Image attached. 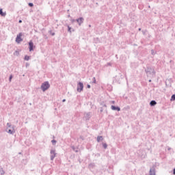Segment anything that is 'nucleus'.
<instances>
[{"label":"nucleus","instance_id":"obj_1","mask_svg":"<svg viewBox=\"0 0 175 175\" xmlns=\"http://www.w3.org/2000/svg\"><path fill=\"white\" fill-rule=\"evenodd\" d=\"M145 72L148 76L152 75V76L155 75V70L152 66H147L145 69Z\"/></svg>","mask_w":175,"mask_h":175},{"label":"nucleus","instance_id":"obj_2","mask_svg":"<svg viewBox=\"0 0 175 175\" xmlns=\"http://www.w3.org/2000/svg\"><path fill=\"white\" fill-rule=\"evenodd\" d=\"M50 88V83L49 81H45L42 83L41 85V90L44 92L45 91H47Z\"/></svg>","mask_w":175,"mask_h":175},{"label":"nucleus","instance_id":"obj_3","mask_svg":"<svg viewBox=\"0 0 175 175\" xmlns=\"http://www.w3.org/2000/svg\"><path fill=\"white\" fill-rule=\"evenodd\" d=\"M83 89H84V84H83V82H79L77 84V92H81V91H83Z\"/></svg>","mask_w":175,"mask_h":175},{"label":"nucleus","instance_id":"obj_4","mask_svg":"<svg viewBox=\"0 0 175 175\" xmlns=\"http://www.w3.org/2000/svg\"><path fill=\"white\" fill-rule=\"evenodd\" d=\"M50 154H51V161H54V158H55V157L57 156V152H55V149L51 150Z\"/></svg>","mask_w":175,"mask_h":175},{"label":"nucleus","instance_id":"obj_5","mask_svg":"<svg viewBox=\"0 0 175 175\" xmlns=\"http://www.w3.org/2000/svg\"><path fill=\"white\" fill-rule=\"evenodd\" d=\"M76 21L80 27L83 24V23H84V18L80 17V18L76 19Z\"/></svg>","mask_w":175,"mask_h":175},{"label":"nucleus","instance_id":"obj_6","mask_svg":"<svg viewBox=\"0 0 175 175\" xmlns=\"http://www.w3.org/2000/svg\"><path fill=\"white\" fill-rule=\"evenodd\" d=\"M111 109L113 111H121V108L118 106L116 107V105H111Z\"/></svg>","mask_w":175,"mask_h":175},{"label":"nucleus","instance_id":"obj_7","mask_svg":"<svg viewBox=\"0 0 175 175\" xmlns=\"http://www.w3.org/2000/svg\"><path fill=\"white\" fill-rule=\"evenodd\" d=\"M16 43H20V42H23V38H21V33H19L16 38Z\"/></svg>","mask_w":175,"mask_h":175},{"label":"nucleus","instance_id":"obj_8","mask_svg":"<svg viewBox=\"0 0 175 175\" xmlns=\"http://www.w3.org/2000/svg\"><path fill=\"white\" fill-rule=\"evenodd\" d=\"M33 42L32 41H29V51H33Z\"/></svg>","mask_w":175,"mask_h":175},{"label":"nucleus","instance_id":"obj_9","mask_svg":"<svg viewBox=\"0 0 175 175\" xmlns=\"http://www.w3.org/2000/svg\"><path fill=\"white\" fill-rule=\"evenodd\" d=\"M6 132L8 133L10 135H14L16 133V130L12 127V129H7Z\"/></svg>","mask_w":175,"mask_h":175},{"label":"nucleus","instance_id":"obj_10","mask_svg":"<svg viewBox=\"0 0 175 175\" xmlns=\"http://www.w3.org/2000/svg\"><path fill=\"white\" fill-rule=\"evenodd\" d=\"M149 174L150 175H155V167H152V168L150 169Z\"/></svg>","mask_w":175,"mask_h":175},{"label":"nucleus","instance_id":"obj_11","mask_svg":"<svg viewBox=\"0 0 175 175\" xmlns=\"http://www.w3.org/2000/svg\"><path fill=\"white\" fill-rule=\"evenodd\" d=\"M0 16L2 17H5V16H6V12H3V10H2V8H0Z\"/></svg>","mask_w":175,"mask_h":175},{"label":"nucleus","instance_id":"obj_12","mask_svg":"<svg viewBox=\"0 0 175 175\" xmlns=\"http://www.w3.org/2000/svg\"><path fill=\"white\" fill-rule=\"evenodd\" d=\"M102 140H103V136H98L97 137L98 143H100V142H102Z\"/></svg>","mask_w":175,"mask_h":175},{"label":"nucleus","instance_id":"obj_13","mask_svg":"<svg viewBox=\"0 0 175 175\" xmlns=\"http://www.w3.org/2000/svg\"><path fill=\"white\" fill-rule=\"evenodd\" d=\"M155 105H157V101H155V100H151L150 102V106H155Z\"/></svg>","mask_w":175,"mask_h":175},{"label":"nucleus","instance_id":"obj_14","mask_svg":"<svg viewBox=\"0 0 175 175\" xmlns=\"http://www.w3.org/2000/svg\"><path fill=\"white\" fill-rule=\"evenodd\" d=\"M88 167L90 169H94V167H95V163H91L90 164H89Z\"/></svg>","mask_w":175,"mask_h":175},{"label":"nucleus","instance_id":"obj_15","mask_svg":"<svg viewBox=\"0 0 175 175\" xmlns=\"http://www.w3.org/2000/svg\"><path fill=\"white\" fill-rule=\"evenodd\" d=\"M31 59V56H28V55H25L24 59L25 61H29V59Z\"/></svg>","mask_w":175,"mask_h":175},{"label":"nucleus","instance_id":"obj_16","mask_svg":"<svg viewBox=\"0 0 175 175\" xmlns=\"http://www.w3.org/2000/svg\"><path fill=\"white\" fill-rule=\"evenodd\" d=\"M67 28H68V31L71 33H72V27H70V26H69V25H67Z\"/></svg>","mask_w":175,"mask_h":175},{"label":"nucleus","instance_id":"obj_17","mask_svg":"<svg viewBox=\"0 0 175 175\" xmlns=\"http://www.w3.org/2000/svg\"><path fill=\"white\" fill-rule=\"evenodd\" d=\"M90 113H86V115L85 116V120H90Z\"/></svg>","mask_w":175,"mask_h":175},{"label":"nucleus","instance_id":"obj_18","mask_svg":"<svg viewBox=\"0 0 175 175\" xmlns=\"http://www.w3.org/2000/svg\"><path fill=\"white\" fill-rule=\"evenodd\" d=\"M171 102H173L175 100V94H172L170 98Z\"/></svg>","mask_w":175,"mask_h":175},{"label":"nucleus","instance_id":"obj_19","mask_svg":"<svg viewBox=\"0 0 175 175\" xmlns=\"http://www.w3.org/2000/svg\"><path fill=\"white\" fill-rule=\"evenodd\" d=\"M0 174L1 175L5 174V171L3 170V168H0Z\"/></svg>","mask_w":175,"mask_h":175},{"label":"nucleus","instance_id":"obj_20","mask_svg":"<svg viewBox=\"0 0 175 175\" xmlns=\"http://www.w3.org/2000/svg\"><path fill=\"white\" fill-rule=\"evenodd\" d=\"M103 147L105 150H106V148H107V144L106 143H103Z\"/></svg>","mask_w":175,"mask_h":175},{"label":"nucleus","instance_id":"obj_21","mask_svg":"<svg viewBox=\"0 0 175 175\" xmlns=\"http://www.w3.org/2000/svg\"><path fill=\"white\" fill-rule=\"evenodd\" d=\"M51 143H52L53 146H55V144L57 143V140L53 139V140L51 141Z\"/></svg>","mask_w":175,"mask_h":175},{"label":"nucleus","instance_id":"obj_22","mask_svg":"<svg viewBox=\"0 0 175 175\" xmlns=\"http://www.w3.org/2000/svg\"><path fill=\"white\" fill-rule=\"evenodd\" d=\"M49 33L52 36H54L55 35V32H53L51 30H50L49 31Z\"/></svg>","mask_w":175,"mask_h":175},{"label":"nucleus","instance_id":"obj_23","mask_svg":"<svg viewBox=\"0 0 175 175\" xmlns=\"http://www.w3.org/2000/svg\"><path fill=\"white\" fill-rule=\"evenodd\" d=\"M92 83L93 84H96V79L95 77H93Z\"/></svg>","mask_w":175,"mask_h":175},{"label":"nucleus","instance_id":"obj_24","mask_svg":"<svg viewBox=\"0 0 175 175\" xmlns=\"http://www.w3.org/2000/svg\"><path fill=\"white\" fill-rule=\"evenodd\" d=\"M72 148L75 152H79V150H76V148H75V146H72Z\"/></svg>","mask_w":175,"mask_h":175},{"label":"nucleus","instance_id":"obj_25","mask_svg":"<svg viewBox=\"0 0 175 175\" xmlns=\"http://www.w3.org/2000/svg\"><path fill=\"white\" fill-rule=\"evenodd\" d=\"M29 6L30 8H33V3H29Z\"/></svg>","mask_w":175,"mask_h":175},{"label":"nucleus","instance_id":"obj_26","mask_svg":"<svg viewBox=\"0 0 175 175\" xmlns=\"http://www.w3.org/2000/svg\"><path fill=\"white\" fill-rule=\"evenodd\" d=\"M12 79H13V75H10L9 77V81H12Z\"/></svg>","mask_w":175,"mask_h":175},{"label":"nucleus","instance_id":"obj_27","mask_svg":"<svg viewBox=\"0 0 175 175\" xmlns=\"http://www.w3.org/2000/svg\"><path fill=\"white\" fill-rule=\"evenodd\" d=\"M151 54H152V55H154V49H152V50H151Z\"/></svg>","mask_w":175,"mask_h":175},{"label":"nucleus","instance_id":"obj_28","mask_svg":"<svg viewBox=\"0 0 175 175\" xmlns=\"http://www.w3.org/2000/svg\"><path fill=\"white\" fill-rule=\"evenodd\" d=\"M7 126H8V128H10V126H12V125L10 124V123H7Z\"/></svg>","mask_w":175,"mask_h":175},{"label":"nucleus","instance_id":"obj_29","mask_svg":"<svg viewBox=\"0 0 175 175\" xmlns=\"http://www.w3.org/2000/svg\"><path fill=\"white\" fill-rule=\"evenodd\" d=\"M87 88H91V85L88 84L87 85Z\"/></svg>","mask_w":175,"mask_h":175},{"label":"nucleus","instance_id":"obj_30","mask_svg":"<svg viewBox=\"0 0 175 175\" xmlns=\"http://www.w3.org/2000/svg\"><path fill=\"white\" fill-rule=\"evenodd\" d=\"M171 150H172V148H170V147L167 148V151H170Z\"/></svg>","mask_w":175,"mask_h":175},{"label":"nucleus","instance_id":"obj_31","mask_svg":"<svg viewBox=\"0 0 175 175\" xmlns=\"http://www.w3.org/2000/svg\"><path fill=\"white\" fill-rule=\"evenodd\" d=\"M75 21H76V20H75V19L71 20V23H75Z\"/></svg>","mask_w":175,"mask_h":175},{"label":"nucleus","instance_id":"obj_32","mask_svg":"<svg viewBox=\"0 0 175 175\" xmlns=\"http://www.w3.org/2000/svg\"><path fill=\"white\" fill-rule=\"evenodd\" d=\"M173 174L175 175V168L173 169Z\"/></svg>","mask_w":175,"mask_h":175},{"label":"nucleus","instance_id":"obj_33","mask_svg":"<svg viewBox=\"0 0 175 175\" xmlns=\"http://www.w3.org/2000/svg\"><path fill=\"white\" fill-rule=\"evenodd\" d=\"M107 65H109V66H111V63H108Z\"/></svg>","mask_w":175,"mask_h":175},{"label":"nucleus","instance_id":"obj_34","mask_svg":"<svg viewBox=\"0 0 175 175\" xmlns=\"http://www.w3.org/2000/svg\"><path fill=\"white\" fill-rule=\"evenodd\" d=\"M103 107H107V105H106V104H104Z\"/></svg>","mask_w":175,"mask_h":175},{"label":"nucleus","instance_id":"obj_35","mask_svg":"<svg viewBox=\"0 0 175 175\" xmlns=\"http://www.w3.org/2000/svg\"><path fill=\"white\" fill-rule=\"evenodd\" d=\"M18 23H23V21L19 20Z\"/></svg>","mask_w":175,"mask_h":175},{"label":"nucleus","instance_id":"obj_36","mask_svg":"<svg viewBox=\"0 0 175 175\" xmlns=\"http://www.w3.org/2000/svg\"><path fill=\"white\" fill-rule=\"evenodd\" d=\"M26 66H29V64L27 63Z\"/></svg>","mask_w":175,"mask_h":175},{"label":"nucleus","instance_id":"obj_37","mask_svg":"<svg viewBox=\"0 0 175 175\" xmlns=\"http://www.w3.org/2000/svg\"><path fill=\"white\" fill-rule=\"evenodd\" d=\"M62 102H66V99H63Z\"/></svg>","mask_w":175,"mask_h":175},{"label":"nucleus","instance_id":"obj_38","mask_svg":"<svg viewBox=\"0 0 175 175\" xmlns=\"http://www.w3.org/2000/svg\"><path fill=\"white\" fill-rule=\"evenodd\" d=\"M112 103H116V101H115V100H113V101H112Z\"/></svg>","mask_w":175,"mask_h":175},{"label":"nucleus","instance_id":"obj_39","mask_svg":"<svg viewBox=\"0 0 175 175\" xmlns=\"http://www.w3.org/2000/svg\"><path fill=\"white\" fill-rule=\"evenodd\" d=\"M149 81V83H151V81H151V79H149V81Z\"/></svg>","mask_w":175,"mask_h":175},{"label":"nucleus","instance_id":"obj_40","mask_svg":"<svg viewBox=\"0 0 175 175\" xmlns=\"http://www.w3.org/2000/svg\"><path fill=\"white\" fill-rule=\"evenodd\" d=\"M139 31H142V29H141V28H139Z\"/></svg>","mask_w":175,"mask_h":175},{"label":"nucleus","instance_id":"obj_41","mask_svg":"<svg viewBox=\"0 0 175 175\" xmlns=\"http://www.w3.org/2000/svg\"><path fill=\"white\" fill-rule=\"evenodd\" d=\"M18 154H21V152H19Z\"/></svg>","mask_w":175,"mask_h":175},{"label":"nucleus","instance_id":"obj_42","mask_svg":"<svg viewBox=\"0 0 175 175\" xmlns=\"http://www.w3.org/2000/svg\"><path fill=\"white\" fill-rule=\"evenodd\" d=\"M100 111H103L102 109H100Z\"/></svg>","mask_w":175,"mask_h":175}]
</instances>
